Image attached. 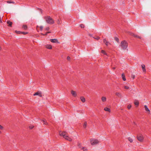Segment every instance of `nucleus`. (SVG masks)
I'll list each match as a JSON object with an SVG mask.
<instances>
[{
	"instance_id": "nucleus-1",
	"label": "nucleus",
	"mask_w": 151,
	"mask_h": 151,
	"mask_svg": "<svg viewBox=\"0 0 151 151\" xmlns=\"http://www.w3.org/2000/svg\"><path fill=\"white\" fill-rule=\"evenodd\" d=\"M59 134L60 135L62 136L65 139L70 141H72V139L68 136L67 133L66 132L60 131L59 132Z\"/></svg>"
},
{
	"instance_id": "nucleus-2",
	"label": "nucleus",
	"mask_w": 151,
	"mask_h": 151,
	"mask_svg": "<svg viewBox=\"0 0 151 151\" xmlns=\"http://www.w3.org/2000/svg\"><path fill=\"white\" fill-rule=\"evenodd\" d=\"M44 18L45 19L46 22L49 24H52L54 23V20L50 16L45 17Z\"/></svg>"
},
{
	"instance_id": "nucleus-3",
	"label": "nucleus",
	"mask_w": 151,
	"mask_h": 151,
	"mask_svg": "<svg viewBox=\"0 0 151 151\" xmlns=\"http://www.w3.org/2000/svg\"><path fill=\"white\" fill-rule=\"evenodd\" d=\"M128 44L125 40L122 41L121 43L120 46L123 50H126Z\"/></svg>"
},
{
	"instance_id": "nucleus-4",
	"label": "nucleus",
	"mask_w": 151,
	"mask_h": 151,
	"mask_svg": "<svg viewBox=\"0 0 151 151\" xmlns=\"http://www.w3.org/2000/svg\"><path fill=\"white\" fill-rule=\"evenodd\" d=\"M90 141L91 144L93 145H96L99 142V141L97 139H91Z\"/></svg>"
},
{
	"instance_id": "nucleus-5",
	"label": "nucleus",
	"mask_w": 151,
	"mask_h": 151,
	"mask_svg": "<svg viewBox=\"0 0 151 151\" xmlns=\"http://www.w3.org/2000/svg\"><path fill=\"white\" fill-rule=\"evenodd\" d=\"M103 41L104 43L107 46L109 45H110L111 43L107 41L106 39H104L103 40Z\"/></svg>"
},
{
	"instance_id": "nucleus-6",
	"label": "nucleus",
	"mask_w": 151,
	"mask_h": 151,
	"mask_svg": "<svg viewBox=\"0 0 151 151\" xmlns=\"http://www.w3.org/2000/svg\"><path fill=\"white\" fill-rule=\"evenodd\" d=\"M137 139L140 142L142 141H143V136L142 135H141L140 136H139V135L137 136Z\"/></svg>"
},
{
	"instance_id": "nucleus-7",
	"label": "nucleus",
	"mask_w": 151,
	"mask_h": 151,
	"mask_svg": "<svg viewBox=\"0 0 151 151\" xmlns=\"http://www.w3.org/2000/svg\"><path fill=\"white\" fill-rule=\"evenodd\" d=\"M38 95L40 97H42V94L41 93V92L40 91H38L37 92L35 93L34 94V96H37Z\"/></svg>"
},
{
	"instance_id": "nucleus-8",
	"label": "nucleus",
	"mask_w": 151,
	"mask_h": 151,
	"mask_svg": "<svg viewBox=\"0 0 151 151\" xmlns=\"http://www.w3.org/2000/svg\"><path fill=\"white\" fill-rule=\"evenodd\" d=\"M129 34L132 36H134V37H137L139 39H141V37L140 36H138L136 35H135V34H134L132 33L129 32Z\"/></svg>"
},
{
	"instance_id": "nucleus-9",
	"label": "nucleus",
	"mask_w": 151,
	"mask_h": 151,
	"mask_svg": "<svg viewBox=\"0 0 151 151\" xmlns=\"http://www.w3.org/2000/svg\"><path fill=\"white\" fill-rule=\"evenodd\" d=\"M50 40L51 42L53 43H59L58 40L56 39H50Z\"/></svg>"
},
{
	"instance_id": "nucleus-10",
	"label": "nucleus",
	"mask_w": 151,
	"mask_h": 151,
	"mask_svg": "<svg viewBox=\"0 0 151 151\" xmlns=\"http://www.w3.org/2000/svg\"><path fill=\"white\" fill-rule=\"evenodd\" d=\"M71 93L74 97H76L77 96V94L76 91H71Z\"/></svg>"
},
{
	"instance_id": "nucleus-11",
	"label": "nucleus",
	"mask_w": 151,
	"mask_h": 151,
	"mask_svg": "<svg viewBox=\"0 0 151 151\" xmlns=\"http://www.w3.org/2000/svg\"><path fill=\"white\" fill-rule=\"evenodd\" d=\"M144 107H145V110L147 112H150V110L148 108L147 105H145Z\"/></svg>"
},
{
	"instance_id": "nucleus-12",
	"label": "nucleus",
	"mask_w": 151,
	"mask_h": 151,
	"mask_svg": "<svg viewBox=\"0 0 151 151\" xmlns=\"http://www.w3.org/2000/svg\"><path fill=\"white\" fill-rule=\"evenodd\" d=\"M115 94L119 97L121 98L122 97V94L119 92L116 93Z\"/></svg>"
},
{
	"instance_id": "nucleus-13",
	"label": "nucleus",
	"mask_w": 151,
	"mask_h": 151,
	"mask_svg": "<svg viewBox=\"0 0 151 151\" xmlns=\"http://www.w3.org/2000/svg\"><path fill=\"white\" fill-rule=\"evenodd\" d=\"M80 99L82 102L84 103L85 102V99L84 97H83V96L81 97Z\"/></svg>"
},
{
	"instance_id": "nucleus-14",
	"label": "nucleus",
	"mask_w": 151,
	"mask_h": 151,
	"mask_svg": "<svg viewBox=\"0 0 151 151\" xmlns=\"http://www.w3.org/2000/svg\"><path fill=\"white\" fill-rule=\"evenodd\" d=\"M141 66L143 71L144 72H145L146 71V69L145 68V65H144L142 64V65Z\"/></svg>"
},
{
	"instance_id": "nucleus-15",
	"label": "nucleus",
	"mask_w": 151,
	"mask_h": 151,
	"mask_svg": "<svg viewBox=\"0 0 151 151\" xmlns=\"http://www.w3.org/2000/svg\"><path fill=\"white\" fill-rule=\"evenodd\" d=\"M46 47L49 49H52V46L51 45H46Z\"/></svg>"
},
{
	"instance_id": "nucleus-16",
	"label": "nucleus",
	"mask_w": 151,
	"mask_h": 151,
	"mask_svg": "<svg viewBox=\"0 0 151 151\" xmlns=\"http://www.w3.org/2000/svg\"><path fill=\"white\" fill-rule=\"evenodd\" d=\"M101 100L103 102H105L106 100V97L103 96L101 97Z\"/></svg>"
},
{
	"instance_id": "nucleus-17",
	"label": "nucleus",
	"mask_w": 151,
	"mask_h": 151,
	"mask_svg": "<svg viewBox=\"0 0 151 151\" xmlns=\"http://www.w3.org/2000/svg\"><path fill=\"white\" fill-rule=\"evenodd\" d=\"M122 79L124 81H126V79L125 78V76L124 75V74L123 73L122 75Z\"/></svg>"
},
{
	"instance_id": "nucleus-18",
	"label": "nucleus",
	"mask_w": 151,
	"mask_h": 151,
	"mask_svg": "<svg viewBox=\"0 0 151 151\" xmlns=\"http://www.w3.org/2000/svg\"><path fill=\"white\" fill-rule=\"evenodd\" d=\"M7 23L8 24H9V25L10 27L12 26V22L10 21H8L7 22Z\"/></svg>"
},
{
	"instance_id": "nucleus-19",
	"label": "nucleus",
	"mask_w": 151,
	"mask_h": 151,
	"mask_svg": "<svg viewBox=\"0 0 151 151\" xmlns=\"http://www.w3.org/2000/svg\"><path fill=\"white\" fill-rule=\"evenodd\" d=\"M134 104L135 105L138 106L139 104V101L137 100H135L134 101Z\"/></svg>"
},
{
	"instance_id": "nucleus-20",
	"label": "nucleus",
	"mask_w": 151,
	"mask_h": 151,
	"mask_svg": "<svg viewBox=\"0 0 151 151\" xmlns=\"http://www.w3.org/2000/svg\"><path fill=\"white\" fill-rule=\"evenodd\" d=\"M104 110L105 111H108L109 112H110V109L109 108H108L107 107H105L104 109Z\"/></svg>"
},
{
	"instance_id": "nucleus-21",
	"label": "nucleus",
	"mask_w": 151,
	"mask_h": 151,
	"mask_svg": "<svg viewBox=\"0 0 151 151\" xmlns=\"http://www.w3.org/2000/svg\"><path fill=\"white\" fill-rule=\"evenodd\" d=\"M27 26L26 25H24L22 26V28L25 30L26 29H27Z\"/></svg>"
},
{
	"instance_id": "nucleus-22",
	"label": "nucleus",
	"mask_w": 151,
	"mask_h": 151,
	"mask_svg": "<svg viewBox=\"0 0 151 151\" xmlns=\"http://www.w3.org/2000/svg\"><path fill=\"white\" fill-rule=\"evenodd\" d=\"M57 23L58 24H61L62 23V22L60 19H58L57 20Z\"/></svg>"
},
{
	"instance_id": "nucleus-23",
	"label": "nucleus",
	"mask_w": 151,
	"mask_h": 151,
	"mask_svg": "<svg viewBox=\"0 0 151 151\" xmlns=\"http://www.w3.org/2000/svg\"><path fill=\"white\" fill-rule=\"evenodd\" d=\"M128 139L129 141L131 143L133 142V140L130 137H128Z\"/></svg>"
},
{
	"instance_id": "nucleus-24",
	"label": "nucleus",
	"mask_w": 151,
	"mask_h": 151,
	"mask_svg": "<svg viewBox=\"0 0 151 151\" xmlns=\"http://www.w3.org/2000/svg\"><path fill=\"white\" fill-rule=\"evenodd\" d=\"M87 125V122H85L84 124L83 125V127L84 128H85L86 127Z\"/></svg>"
},
{
	"instance_id": "nucleus-25",
	"label": "nucleus",
	"mask_w": 151,
	"mask_h": 151,
	"mask_svg": "<svg viewBox=\"0 0 151 151\" xmlns=\"http://www.w3.org/2000/svg\"><path fill=\"white\" fill-rule=\"evenodd\" d=\"M115 40L118 43L119 42V39L117 37H115Z\"/></svg>"
},
{
	"instance_id": "nucleus-26",
	"label": "nucleus",
	"mask_w": 151,
	"mask_h": 151,
	"mask_svg": "<svg viewBox=\"0 0 151 151\" xmlns=\"http://www.w3.org/2000/svg\"><path fill=\"white\" fill-rule=\"evenodd\" d=\"M101 52L102 53L104 54V55H107V54L106 53V52L104 50H102L101 51Z\"/></svg>"
},
{
	"instance_id": "nucleus-27",
	"label": "nucleus",
	"mask_w": 151,
	"mask_h": 151,
	"mask_svg": "<svg viewBox=\"0 0 151 151\" xmlns=\"http://www.w3.org/2000/svg\"><path fill=\"white\" fill-rule=\"evenodd\" d=\"M131 104H129L127 106V108L128 109H129L131 107Z\"/></svg>"
},
{
	"instance_id": "nucleus-28",
	"label": "nucleus",
	"mask_w": 151,
	"mask_h": 151,
	"mask_svg": "<svg viewBox=\"0 0 151 151\" xmlns=\"http://www.w3.org/2000/svg\"><path fill=\"white\" fill-rule=\"evenodd\" d=\"M43 123H44V124H45V125H46L47 124V122H46V120H43Z\"/></svg>"
},
{
	"instance_id": "nucleus-29",
	"label": "nucleus",
	"mask_w": 151,
	"mask_h": 151,
	"mask_svg": "<svg viewBox=\"0 0 151 151\" xmlns=\"http://www.w3.org/2000/svg\"><path fill=\"white\" fill-rule=\"evenodd\" d=\"M80 27H81V28H84V24H81L80 25Z\"/></svg>"
},
{
	"instance_id": "nucleus-30",
	"label": "nucleus",
	"mask_w": 151,
	"mask_h": 151,
	"mask_svg": "<svg viewBox=\"0 0 151 151\" xmlns=\"http://www.w3.org/2000/svg\"><path fill=\"white\" fill-rule=\"evenodd\" d=\"M7 3H9V4H10V3H14V2H11L10 1H7Z\"/></svg>"
},
{
	"instance_id": "nucleus-31",
	"label": "nucleus",
	"mask_w": 151,
	"mask_h": 151,
	"mask_svg": "<svg viewBox=\"0 0 151 151\" xmlns=\"http://www.w3.org/2000/svg\"><path fill=\"white\" fill-rule=\"evenodd\" d=\"M2 17L0 16V23L2 22Z\"/></svg>"
},
{
	"instance_id": "nucleus-32",
	"label": "nucleus",
	"mask_w": 151,
	"mask_h": 151,
	"mask_svg": "<svg viewBox=\"0 0 151 151\" xmlns=\"http://www.w3.org/2000/svg\"><path fill=\"white\" fill-rule=\"evenodd\" d=\"M40 30L41 31L43 29V26H40Z\"/></svg>"
},
{
	"instance_id": "nucleus-33",
	"label": "nucleus",
	"mask_w": 151,
	"mask_h": 151,
	"mask_svg": "<svg viewBox=\"0 0 151 151\" xmlns=\"http://www.w3.org/2000/svg\"><path fill=\"white\" fill-rule=\"evenodd\" d=\"M49 29H50L49 27H47L46 28H45V30H46L48 31V30H49Z\"/></svg>"
},
{
	"instance_id": "nucleus-34",
	"label": "nucleus",
	"mask_w": 151,
	"mask_h": 151,
	"mask_svg": "<svg viewBox=\"0 0 151 151\" xmlns=\"http://www.w3.org/2000/svg\"><path fill=\"white\" fill-rule=\"evenodd\" d=\"M16 33H19V34H21V33H22V32H21L17 31H16Z\"/></svg>"
},
{
	"instance_id": "nucleus-35",
	"label": "nucleus",
	"mask_w": 151,
	"mask_h": 151,
	"mask_svg": "<svg viewBox=\"0 0 151 151\" xmlns=\"http://www.w3.org/2000/svg\"><path fill=\"white\" fill-rule=\"evenodd\" d=\"M100 38L99 37H97L96 38H94V39H95L96 40H97L99 39Z\"/></svg>"
},
{
	"instance_id": "nucleus-36",
	"label": "nucleus",
	"mask_w": 151,
	"mask_h": 151,
	"mask_svg": "<svg viewBox=\"0 0 151 151\" xmlns=\"http://www.w3.org/2000/svg\"><path fill=\"white\" fill-rule=\"evenodd\" d=\"M27 33V32H22V34H23L24 35L26 34Z\"/></svg>"
},
{
	"instance_id": "nucleus-37",
	"label": "nucleus",
	"mask_w": 151,
	"mask_h": 151,
	"mask_svg": "<svg viewBox=\"0 0 151 151\" xmlns=\"http://www.w3.org/2000/svg\"><path fill=\"white\" fill-rule=\"evenodd\" d=\"M124 88H125V89H128L129 88V87L127 86H124Z\"/></svg>"
},
{
	"instance_id": "nucleus-38",
	"label": "nucleus",
	"mask_w": 151,
	"mask_h": 151,
	"mask_svg": "<svg viewBox=\"0 0 151 151\" xmlns=\"http://www.w3.org/2000/svg\"><path fill=\"white\" fill-rule=\"evenodd\" d=\"M3 128V127L0 125V129H2Z\"/></svg>"
},
{
	"instance_id": "nucleus-39",
	"label": "nucleus",
	"mask_w": 151,
	"mask_h": 151,
	"mask_svg": "<svg viewBox=\"0 0 151 151\" xmlns=\"http://www.w3.org/2000/svg\"><path fill=\"white\" fill-rule=\"evenodd\" d=\"M67 59L68 60H70V58L69 56H68L67 58Z\"/></svg>"
},
{
	"instance_id": "nucleus-40",
	"label": "nucleus",
	"mask_w": 151,
	"mask_h": 151,
	"mask_svg": "<svg viewBox=\"0 0 151 151\" xmlns=\"http://www.w3.org/2000/svg\"><path fill=\"white\" fill-rule=\"evenodd\" d=\"M47 33L46 32L45 34H42V33L41 34V35H47Z\"/></svg>"
},
{
	"instance_id": "nucleus-41",
	"label": "nucleus",
	"mask_w": 151,
	"mask_h": 151,
	"mask_svg": "<svg viewBox=\"0 0 151 151\" xmlns=\"http://www.w3.org/2000/svg\"><path fill=\"white\" fill-rule=\"evenodd\" d=\"M132 78L133 79H134L135 77V76L134 75H133L132 76Z\"/></svg>"
},
{
	"instance_id": "nucleus-42",
	"label": "nucleus",
	"mask_w": 151,
	"mask_h": 151,
	"mask_svg": "<svg viewBox=\"0 0 151 151\" xmlns=\"http://www.w3.org/2000/svg\"><path fill=\"white\" fill-rule=\"evenodd\" d=\"M33 127L32 126H29V128L31 129H32L33 128Z\"/></svg>"
},
{
	"instance_id": "nucleus-43",
	"label": "nucleus",
	"mask_w": 151,
	"mask_h": 151,
	"mask_svg": "<svg viewBox=\"0 0 151 151\" xmlns=\"http://www.w3.org/2000/svg\"><path fill=\"white\" fill-rule=\"evenodd\" d=\"M47 33L48 34V33H51V32H47Z\"/></svg>"
},
{
	"instance_id": "nucleus-44",
	"label": "nucleus",
	"mask_w": 151,
	"mask_h": 151,
	"mask_svg": "<svg viewBox=\"0 0 151 151\" xmlns=\"http://www.w3.org/2000/svg\"><path fill=\"white\" fill-rule=\"evenodd\" d=\"M113 69H115V67H114V68H113Z\"/></svg>"
},
{
	"instance_id": "nucleus-45",
	"label": "nucleus",
	"mask_w": 151,
	"mask_h": 151,
	"mask_svg": "<svg viewBox=\"0 0 151 151\" xmlns=\"http://www.w3.org/2000/svg\"><path fill=\"white\" fill-rule=\"evenodd\" d=\"M40 10L41 11V13H42V10H41V9H40Z\"/></svg>"
},
{
	"instance_id": "nucleus-46",
	"label": "nucleus",
	"mask_w": 151,
	"mask_h": 151,
	"mask_svg": "<svg viewBox=\"0 0 151 151\" xmlns=\"http://www.w3.org/2000/svg\"><path fill=\"white\" fill-rule=\"evenodd\" d=\"M1 132L0 131V134H1Z\"/></svg>"
}]
</instances>
